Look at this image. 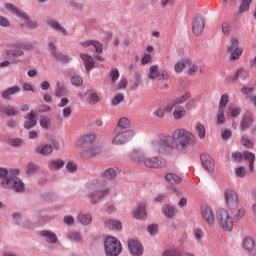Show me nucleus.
I'll list each match as a JSON object with an SVG mask.
<instances>
[{
    "mask_svg": "<svg viewBox=\"0 0 256 256\" xmlns=\"http://www.w3.org/2000/svg\"><path fill=\"white\" fill-rule=\"evenodd\" d=\"M202 213V219L207 222L208 225H214L215 224V214L213 213V210L211 207L204 205L201 208Z\"/></svg>",
    "mask_w": 256,
    "mask_h": 256,
    "instance_id": "nucleus-17",
    "label": "nucleus"
},
{
    "mask_svg": "<svg viewBox=\"0 0 256 256\" xmlns=\"http://www.w3.org/2000/svg\"><path fill=\"white\" fill-rule=\"evenodd\" d=\"M135 133L132 130L115 129L113 132L112 145H125L133 139Z\"/></svg>",
    "mask_w": 256,
    "mask_h": 256,
    "instance_id": "nucleus-7",
    "label": "nucleus"
},
{
    "mask_svg": "<svg viewBox=\"0 0 256 256\" xmlns=\"http://www.w3.org/2000/svg\"><path fill=\"white\" fill-rule=\"evenodd\" d=\"M129 127H131V122L127 118L123 117L118 121L115 129H119V131H129Z\"/></svg>",
    "mask_w": 256,
    "mask_h": 256,
    "instance_id": "nucleus-35",
    "label": "nucleus"
},
{
    "mask_svg": "<svg viewBox=\"0 0 256 256\" xmlns=\"http://www.w3.org/2000/svg\"><path fill=\"white\" fill-rule=\"evenodd\" d=\"M9 171L5 168H0V185L3 189H13L16 193L25 191V184L17 177H8Z\"/></svg>",
    "mask_w": 256,
    "mask_h": 256,
    "instance_id": "nucleus-4",
    "label": "nucleus"
},
{
    "mask_svg": "<svg viewBox=\"0 0 256 256\" xmlns=\"http://www.w3.org/2000/svg\"><path fill=\"white\" fill-rule=\"evenodd\" d=\"M71 83L74 87H81V85H83V78H81V76L74 75L71 77Z\"/></svg>",
    "mask_w": 256,
    "mask_h": 256,
    "instance_id": "nucleus-50",
    "label": "nucleus"
},
{
    "mask_svg": "<svg viewBox=\"0 0 256 256\" xmlns=\"http://www.w3.org/2000/svg\"><path fill=\"white\" fill-rule=\"evenodd\" d=\"M186 69H188V75L190 77H193L194 75H197V71H199V66L189 60V65L186 66Z\"/></svg>",
    "mask_w": 256,
    "mask_h": 256,
    "instance_id": "nucleus-39",
    "label": "nucleus"
},
{
    "mask_svg": "<svg viewBox=\"0 0 256 256\" xmlns=\"http://www.w3.org/2000/svg\"><path fill=\"white\" fill-rule=\"evenodd\" d=\"M216 219L224 231H233V217H231L229 211L219 209L216 213Z\"/></svg>",
    "mask_w": 256,
    "mask_h": 256,
    "instance_id": "nucleus-6",
    "label": "nucleus"
},
{
    "mask_svg": "<svg viewBox=\"0 0 256 256\" xmlns=\"http://www.w3.org/2000/svg\"><path fill=\"white\" fill-rule=\"evenodd\" d=\"M165 113H167V110H165V108H158L155 111V115L159 119H163L165 117Z\"/></svg>",
    "mask_w": 256,
    "mask_h": 256,
    "instance_id": "nucleus-61",
    "label": "nucleus"
},
{
    "mask_svg": "<svg viewBox=\"0 0 256 256\" xmlns=\"http://www.w3.org/2000/svg\"><path fill=\"white\" fill-rule=\"evenodd\" d=\"M130 157L134 163H139L149 169H160L161 167H165V161L160 160L158 157L147 158L141 150H133Z\"/></svg>",
    "mask_w": 256,
    "mask_h": 256,
    "instance_id": "nucleus-3",
    "label": "nucleus"
},
{
    "mask_svg": "<svg viewBox=\"0 0 256 256\" xmlns=\"http://www.w3.org/2000/svg\"><path fill=\"white\" fill-rule=\"evenodd\" d=\"M187 65H189V59L181 60L175 64L176 73H182L184 69H187Z\"/></svg>",
    "mask_w": 256,
    "mask_h": 256,
    "instance_id": "nucleus-38",
    "label": "nucleus"
},
{
    "mask_svg": "<svg viewBox=\"0 0 256 256\" xmlns=\"http://www.w3.org/2000/svg\"><path fill=\"white\" fill-rule=\"evenodd\" d=\"M225 121H226L225 110L218 108V112H217V123H218V125H223V123H225Z\"/></svg>",
    "mask_w": 256,
    "mask_h": 256,
    "instance_id": "nucleus-48",
    "label": "nucleus"
},
{
    "mask_svg": "<svg viewBox=\"0 0 256 256\" xmlns=\"http://www.w3.org/2000/svg\"><path fill=\"white\" fill-rule=\"evenodd\" d=\"M227 52L230 53L231 61H236V59H240L243 55V48L239 46V38L237 36L231 38Z\"/></svg>",
    "mask_w": 256,
    "mask_h": 256,
    "instance_id": "nucleus-10",
    "label": "nucleus"
},
{
    "mask_svg": "<svg viewBox=\"0 0 256 256\" xmlns=\"http://www.w3.org/2000/svg\"><path fill=\"white\" fill-rule=\"evenodd\" d=\"M37 171H39V166L35 165L34 163H28L26 167V174L31 177V175H35Z\"/></svg>",
    "mask_w": 256,
    "mask_h": 256,
    "instance_id": "nucleus-45",
    "label": "nucleus"
},
{
    "mask_svg": "<svg viewBox=\"0 0 256 256\" xmlns=\"http://www.w3.org/2000/svg\"><path fill=\"white\" fill-rule=\"evenodd\" d=\"M162 211L165 217H168V219H173V217H175V213H177V209L169 204H165L162 208Z\"/></svg>",
    "mask_w": 256,
    "mask_h": 256,
    "instance_id": "nucleus-34",
    "label": "nucleus"
},
{
    "mask_svg": "<svg viewBox=\"0 0 256 256\" xmlns=\"http://www.w3.org/2000/svg\"><path fill=\"white\" fill-rule=\"evenodd\" d=\"M196 131L198 133L199 139H205V126L201 123L196 125Z\"/></svg>",
    "mask_w": 256,
    "mask_h": 256,
    "instance_id": "nucleus-49",
    "label": "nucleus"
},
{
    "mask_svg": "<svg viewBox=\"0 0 256 256\" xmlns=\"http://www.w3.org/2000/svg\"><path fill=\"white\" fill-rule=\"evenodd\" d=\"M33 44L29 42H16L12 48L7 51L9 57H23L25 51H31Z\"/></svg>",
    "mask_w": 256,
    "mask_h": 256,
    "instance_id": "nucleus-9",
    "label": "nucleus"
},
{
    "mask_svg": "<svg viewBox=\"0 0 256 256\" xmlns=\"http://www.w3.org/2000/svg\"><path fill=\"white\" fill-rule=\"evenodd\" d=\"M17 93H21V87L19 86H12L7 88L6 90L1 92V97L3 99H11V95H17Z\"/></svg>",
    "mask_w": 256,
    "mask_h": 256,
    "instance_id": "nucleus-24",
    "label": "nucleus"
},
{
    "mask_svg": "<svg viewBox=\"0 0 256 256\" xmlns=\"http://www.w3.org/2000/svg\"><path fill=\"white\" fill-rule=\"evenodd\" d=\"M81 47H94L96 53H103V43L97 40H85L80 42Z\"/></svg>",
    "mask_w": 256,
    "mask_h": 256,
    "instance_id": "nucleus-23",
    "label": "nucleus"
},
{
    "mask_svg": "<svg viewBox=\"0 0 256 256\" xmlns=\"http://www.w3.org/2000/svg\"><path fill=\"white\" fill-rule=\"evenodd\" d=\"M117 172L113 168H108L102 173V179H115Z\"/></svg>",
    "mask_w": 256,
    "mask_h": 256,
    "instance_id": "nucleus-40",
    "label": "nucleus"
},
{
    "mask_svg": "<svg viewBox=\"0 0 256 256\" xmlns=\"http://www.w3.org/2000/svg\"><path fill=\"white\" fill-rule=\"evenodd\" d=\"M65 93H67V91L65 90V88L63 86H57L56 97H63V95H65Z\"/></svg>",
    "mask_w": 256,
    "mask_h": 256,
    "instance_id": "nucleus-63",
    "label": "nucleus"
},
{
    "mask_svg": "<svg viewBox=\"0 0 256 256\" xmlns=\"http://www.w3.org/2000/svg\"><path fill=\"white\" fill-rule=\"evenodd\" d=\"M95 141V134H87L82 137H80L77 140V147L80 149H85L86 147H91L93 145V142Z\"/></svg>",
    "mask_w": 256,
    "mask_h": 256,
    "instance_id": "nucleus-18",
    "label": "nucleus"
},
{
    "mask_svg": "<svg viewBox=\"0 0 256 256\" xmlns=\"http://www.w3.org/2000/svg\"><path fill=\"white\" fill-rule=\"evenodd\" d=\"M148 78L152 81H167L169 79V73L165 70H159V66L152 65L149 68Z\"/></svg>",
    "mask_w": 256,
    "mask_h": 256,
    "instance_id": "nucleus-12",
    "label": "nucleus"
},
{
    "mask_svg": "<svg viewBox=\"0 0 256 256\" xmlns=\"http://www.w3.org/2000/svg\"><path fill=\"white\" fill-rule=\"evenodd\" d=\"M49 49L52 51V55L54 58L57 59V61H61L62 63H69V56L57 53V51H55V45L53 44V42L49 43Z\"/></svg>",
    "mask_w": 256,
    "mask_h": 256,
    "instance_id": "nucleus-25",
    "label": "nucleus"
},
{
    "mask_svg": "<svg viewBox=\"0 0 256 256\" xmlns=\"http://www.w3.org/2000/svg\"><path fill=\"white\" fill-rule=\"evenodd\" d=\"M243 160L249 162V170L253 171V169L255 168V154L250 151H244Z\"/></svg>",
    "mask_w": 256,
    "mask_h": 256,
    "instance_id": "nucleus-33",
    "label": "nucleus"
},
{
    "mask_svg": "<svg viewBox=\"0 0 256 256\" xmlns=\"http://www.w3.org/2000/svg\"><path fill=\"white\" fill-rule=\"evenodd\" d=\"M232 158L234 159V161L241 163V161H243L244 158V153L242 154L241 152H235L232 154Z\"/></svg>",
    "mask_w": 256,
    "mask_h": 256,
    "instance_id": "nucleus-62",
    "label": "nucleus"
},
{
    "mask_svg": "<svg viewBox=\"0 0 256 256\" xmlns=\"http://www.w3.org/2000/svg\"><path fill=\"white\" fill-rule=\"evenodd\" d=\"M128 248L132 255L141 256L143 255V245L139 243V241L135 239H131L128 241Z\"/></svg>",
    "mask_w": 256,
    "mask_h": 256,
    "instance_id": "nucleus-19",
    "label": "nucleus"
},
{
    "mask_svg": "<svg viewBox=\"0 0 256 256\" xmlns=\"http://www.w3.org/2000/svg\"><path fill=\"white\" fill-rule=\"evenodd\" d=\"M80 57L86 67L87 71H91V69H93V67H95V60H93V58L85 53L80 54Z\"/></svg>",
    "mask_w": 256,
    "mask_h": 256,
    "instance_id": "nucleus-27",
    "label": "nucleus"
},
{
    "mask_svg": "<svg viewBox=\"0 0 256 256\" xmlns=\"http://www.w3.org/2000/svg\"><path fill=\"white\" fill-rule=\"evenodd\" d=\"M195 143H197V140L193 133L187 129L178 128L173 131L171 136L161 135L159 141H152L150 149L152 153H158V155H171L174 149L180 151V153H185L187 147H191Z\"/></svg>",
    "mask_w": 256,
    "mask_h": 256,
    "instance_id": "nucleus-1",
    "label": "nucleus"
},
{
    "mask_svg": "<svg viewBox=\"0 0 256 256\" xmlns=\"http://www.w3.org/2000/svg\"><path fill=\"white\" fill-rule=\"evenodd\" d=\"M253 125V116L251 114H247L244 116L240 123V127L242 131H247Z\"/></svg>",
    "mask_w": 256,
    "mask_h": 256,
    "instance_id": "nucleus-29",
    "label": "nucleus"
},
{
    "mask_svg": "<svg viewBox=\"0 0 256 256\" xmlns=\"http://www.w3.org/2000/svg\"><path fill=\"white\" fill-rule=\"evenodd\" d=\"M1 113H5V115H8V117H11L13 115H19V111L15 110V108H7L2 107L0 108Z\"/></svg>",
    "mask_w": 256,
    "mask_h": 256,
    "instance_id": "nucleus-47",
    "label": "nucleus"
},
{
    "mask_svg": "<svg viewBox=\"0 0 256 256\" xmlns=\"http://www.w3.org/2000/svg\"><path fill=\"white\" fill-rule=\"evenodd\" d=\"M148 233L152 236L157 235L159 233V226L157 224H152L148 227Z\"/></svg>",
    "mask_w": 256,
    "mask_h": 256,
    "instance_id": "nucleus-58",
    "label": "nucleus"
},
{
    "mask_svg": "<svg viewBox=\"0 0 256 256\" xmlns=\"http://www.w3.org/2000/svg\"><path fill=\"white\" fill-rule=\"evenodd\" d=\"M202 167L205 169V171H208V173H213L215 171V161L213 160V157L209 154H202L200 156Z\"/></svg>",
    "mask_w": 256,
    "mask_h": 256,
    "instance_id": "nucleus-16",
    "label": "nucleus"
},
{
    "mask_svg": "<svg viewBox=\"0 0 256 256\" xmlns=\"http://www.w3.org/2000/svg\"><path fill=\"white\" fill-rule=\"evenodd\" d=\"M228 113H230L231 117H239L241 115V108L239 107H229Z\"/></svg>",
    "mask_w": 256,
    "mask_h": 256,
    "instance_id": "nucleus-52",
    "label": "nucleus"
},
{
    "mask_svg": "<svg viewBox=\"0 0 256 256\" xmlns=\"http://www.w3.org/2000/svg\"><path fill=\"white\" fill-rule=\"evenodd\" d=\"M26 119H28V121H26L24 123L25 129H33V127H35V125H37V119L35 118V112L31 111V113L27 114Z\"/></svg>",
    "mask_w": 256,
    "mask_h": 256,
    "instance_id": "nucleus-30",
    "label": "nucleus"
},
{
    "mask_svg": "<svg viewBox=\"0 0 256 256\" xmlns=\"http://www.w3.org/2000/svg\"><path fill=\"white\" fill-rule=\"evenodd\" d=\"M145 202L139 203L133 211V216L135 219H146L147 218V210L145 209Z\"/></svg>",
    "mask_w": 256,
    "mask_h": 256,
    "instance_id": "nucleus-22",
    "label": "nucleus"
},
{
    "mask_svg": "<svg viewBox=\"0 0 256 256\" xmlns=\"http://www.w3.org/2000/svg\"><path fill=\"white\" fill-rule=\"evenodd\" d=\"M242 247L247 253L253 255V253L256 252L255 239L253 237L247 236L242 242Z\"/></svg>",
    "mask_w": 256,
    "mask_h": 256,
    "instance_id": "nucleus-20",
    "label": "nucleus"
},
{
    "mask_svg": "<svg viewBox=\"0 0 256 256\" xmlns=\"http://www.w3.org/2000/svg\"><path fill=\"white\" fill-rule=\"evenodd\" d=\"M73 114V109H71V107H65L62 110V117L64 119H69V117H71V115Z\"/></svg>",
    "mask_w": 256,
    "mask_h": 256,
    "instance_id": "nucleus-57",
    "label": "nucleus"
},
{
    "mask_svg": "<svg viewBox=\"0 0 256 256\" xmlns=\"http://www.w3.org/2000/svg\"><path fill=\"white\" fill-rule=\"evenodd\" d=\"M119 70L117 68H114L110 71V77L112 79V83H116L117 79H119Z\"/></svg>",
    "mask_w": 256,
    "mask_h": 256,
    "instance_id": "nucleus-56",
    "label": "nucleus"
},
{
    "mask_svg": "<svg viewBox=\"0 0 256 256\" xmlns=\"http://www.w3.org/2000/svg\"><path fill=\"white\" fill-rule=\"evenodd\" d=\"M124 97L122 94H117L113 100H112V104L113 105H119V103H121V101H123Z\"/></svg>",
    "mask_w": 256,
    "mask_h": 256,
    "instance_id": "nucleus-64",
    "label": "nucleus"
},
{
    "mask_svg": "<svg viewBox=\"0 0 256 256\" xmlns=\"http://www.w3.org/2000/svg\"><path fill=\"white\" fill-rule=\"evenodd\" d=\"M68 239L71 241H81V234L79 232H72L68 234Z\"/></svg>",
    "mask_w": 256,
    "mask_h": 256,
    "instance_id": "nucleus-59",
    "label": "nucleus"
},
{
    "mask_svg": "<svg viewBox=\"0 0 256 256\" xmlns=\"http://www.w3.org/2000/svg\"><path fill=\"white\" fill-rule=\"evenodd\" d=\"M105 227L115 231H121V229H123V224L119 220L110 219L105 222Z\"/></svg>",
    "mask_w": 256,
    "mask_h": 256,
    "instance_id": "nucleus-31",
    "label": "nucleus"
},
{
    "mask_svg": "<svg viewBox=\"0 0 256 256\" xmlns=\"http://www.w3.org/2000/svg\"><path fill=\"white\" fill-rule=\"evenodd\" d=\"M241 145H243V147H246V149H253V141H251L247 136L242 137Z\"/></svg>",
    "mask_w": 256,
    "mask_h": 256,
    "instance_id": "nucleus-51",
    "label": "nucleus"
},
{
    "mask_svg": "<svg viewBox=\"0 0 256 256\" xmlns=\"http://www.w3.org/2000/svg\"><path fill=\"white\" fill-rule=\"evenodd\" d=\"M164 179L166 181H168V183L174 184V185H179V183H181V181H183L181 179V177L177 176L174 173H168L165 175Z\"/></svg>",
    "mask_w": 256,
    "mask_h": 256,
    "instance_id": "nucleus-36",
    "label": "nucleus"
},
{
    "mask_svg": "<svg viewBox=\"0 0 256 256\" xmlns=\"http://www.w3.org/2000/svg\"><path fill=\"white\" fill-rule=\"evenodd\" d=\"M234 173L236 176L243 178L247 175V170L245 169V167L240 166L234 170Z\"/></svg>",
    "mask_w": 256,
    "mask_h": 256,
    "instance_id": "nucleus-53",
    "label": "nucleus"
},
{
    "mask_svg": "<svg viewBox=\"0 0 256 256\" xmlns=\"http://www.w3.org/2000/svg\"><path fill=\"white\" fill-rule=\"evenodd\" d=\"M48 167L51 171H59V169L65 167V161L61 159H52L48 162Z\"/></svg>",
    "mask_w": 256,
    "mask_h": 256,
    "instance_id": "nucleus-28",
    "label": "nucleus"
},
{
    "mask_svg": "<svg viewBox=\"0 0 256 256\" xmlns=\"http://www.w3.org/2000/svg\"><path fill=\"white\" fill-rule=\"evenodd\" d=\"M163 256H183L181 250H167L163 253Z\"/></svg>",
    "mask_w": 256,
    "mask_h": 256,
    "instance_id": "nucleus-54",
    "label": "nucleus"
},
{
    "mask_svg": "<svg viewBox=\"0 0 256 256\" xmlns=\"http://www.w3.org/2000/svg\"><path fill=\"white\" fill-rule=\"evenodd\" d=\"M235 79H242V81H245V79H249V72L245 69H238L235 74Z\"/></svg>",
    "mask_w": 256,
    "mask_h": 256,
    "instance_id": "nucleus-44",
    "label": "nucleus"
},
{
    "mask_svg": "<svg viewBox=\"0 0 256 256\" xmlns=\"http://www.w3.org/2000/svg\"><path fill=\"white\" fill-rule=\"evenodd\" d=\"M99 101H101V99H99V95L97 94V92H92L89 94L88 96L89 105H97Z\"/></svg>",
    "mask_w": 256,
    "mask_h": 256,
    "instance_id": "nucleus-46",
    "label": "nucleus"
},
{
    "mask_svg": "<svg viewBox=\"0 0 256 256\" xmlns=\"http://www.w3.org/2000/svg\"><path fill=\"white\" fill-rule=\"evenodd\" d=\"M100 153L101 148L92 144L91 146L83 148V151L80 153V157L82 159H93V157H96V155H99Z\"/></svg>",
    "mask_w": 256,
    "mask_h": 256,
    "instance_id": "nucleus-15",
    "label": "nucleus"
},
{
    "mask_svg": "<svg viewBox=\"0 0 256 256\" xmlns=\"http://www.w3.org/2000/svg\"><path fill=\"white\" fill-rule=\"evenodd\" d=\"M47 25H49V27L54 29V31H57L58 33H61L65 37H67V35H69V32H67V29H65V27H63L61 25V23H59V21H57L56 19H48L47 20Z\"/></svg>",
    "mask_w": 256,
    "mask_h": 256,
    "instance_id": "nucleus-21",
    "label": "nucleus"
},
{
    "mask_svg": "<svg viewBox=\"0 0 256 256\" xmlns=\"http://www.w3.org/2000/svg\"><path fill=\"white\" fill-rule=\"evenodd\" d=\"M5 8L8 11H10V13H13V15H16V17L25 19V21H26L25 25H26V27H28V29H37V27H39V24L36 21L29 20V16H27V14H25L24 12L19 10V8L17 6H15L14 4L6 3Z\"/></svg>",
    "mask_w": 256,
    "mask_h": 256,
    "instance_id": "nucleus-8",
    "label": "nucleus"
},
{
    "mask_svg": "<svg viewBox=\"0 0 256 256\" xmlns=\"http://www.w3.org/2000/svg\"><path fill=\"white\" fill-rule=\"evenodd\" d=\"M104 249L107 256H119L123 247L117 238L108 236L104 241Z\"/></svg>",
    "mask_w": 256,
    "mask_h": 256,
    "instance_id": "nucleus-5",
    "label": "nucleus"
},
{
    "mask_svg": "<svg viewBox=\"0 0 256 256\" xmlns=\"http://www.w3.org/2000/svg\"><path fill=\"white\" fill-rule=\"evenodd\" d=\"M166 113H171L173 111V117L176 119V121H179V119H183L185 115H187V111L185 110V107L181 106V104H177V102L170 101L165 106Z\"/></svg>",
    "mask_w": 256,
    "mask_h": 256,
    "instance_id": "nucleus-11",
    "label": "nucleus"
},
{
    "mask_svg": "<svg viewBox=\"0 0 256 256\" xmlns=\"http://www.w3.org/2000/svg\"><path fill=\"white\" fill-rule=\"evenodd\" d=\"M78 221L81 225H89L93 221L91 214H79Z\"/></svg>",
    "mask_w": 256,
    "mask_h": 256,
    "instance_id": "nucleus-37",
    "label": "nucleus"
},
{
    "mask_svg": "<svg viewBox=\"0 0 256 256\" xmlns=\"http://www.w3.org/2000/svg\"><path fill=\"white\" fill-rule=\"evenodd\" d=\"M205 30V18L202 15H196L192 22V31L196 37L203 35Z\"/></svg>",
    "mask_w": 256,
    "mask_h": 256,
    "instance_id": "nucleus-14",
    "label": "nucleus"
},
{
    "mask_svg": "<svg viewBox=\"0 0 256 256\" xmlns=\"http://www.w3.org/2000/svg\"><path fill=\"white\" fill-rule=\"evenodd\" d=\"M188 99H191V92L184 93L181 97L172 100V103L183 105V103H185V101H187Z\"/></svg>",
    "mask_w": 256,
    "mask_h": 256,
    "instance_id": "nucleus-41",
    "label": "nucleus"
},
{
    "mask_svg": "<svg viewBox=\"0 0 256 256\" xmlns=\"http://www.w3.org/2000/svg\"><path fill=\"white\" fill-rule=\"evenodd\" d=\"M224 197L229 209H237V207H239V197L237 196V192L227 189L224 192Z\"/></svg>",
    "mask_w": 256,
    "mask_h": 256,
    "instance_id": "nucleus-13",
    "label": "nucleus"
},
{
    "mask_svg": "<svg viewBox=\"0 0 256 256\" xmlns=\"http://www.w3.org/2000/svg\"><path fill=\"white\" fill-rule=\"evenodd\" d=\"M87 189L91 205H97L98 201H101L103 197H107L111 193V188L104 179L91 180L87 184Z\"/></svg>",
    "mask_w": 256,
    "mask_h": 256,
    "instance_id": "nucleus-2",
    "label": "nucleus"
},
{
    "mask_svg": "<svg viewBox=\"0 0 256 256\" xmlns=\"http://www.w3.org/2000/svg\"><path fill=\"white\" fill-rule=\"evenodd\" d=\"M252 1L253 0H242L241 5L238 10L239 15H241L242 13H245V11H249V7H250Z\"/></svg>",
    "mask_w": 256,
    "mask_h": 256,
    "instance_id": "nucleus-42",
    "label": "nucleus"
},
{
    "mask_svg": "<svg viewBox=\"0 0 256 256\" xmlns=\"http://www.w3.org/2000/svg\"><path fill=\"white\" fill-rule=\"evenodd\" d=\"M66 169L69 173H75V171H77V164H75V162H68L66 164Z\"/></svg>",
    "mask_w": 256,
    "mask_h": 256,
    "instance_id": "nucleus-60",
    "label": "nucleus"
},
{
    "mask_svg": "<svg viewBox=\"0 0 256 256\" xmlns=\"http://www.w3.org/2000/svg\"><path fill=\"white\" fill-rule=\"evenodd\" d=\"M243 217H245V209L240 208V209H238L237 213L234 214V221H241V219H243Z\"/></svg>",
    "mask_w": 256,
    "mask_h": 256,
    "instance_id": "nucleus-55",
    "label": "nucleus"
},
{
    "mask_svg": "<svg viewBox=\"0 0 256 256\" xmlns=\"http://www.w3.org/2000/svg\"><path fill=\"white\" fill-rule=\"evenodd\" d=\"M36 153L39 155H51L53 153V145L41 144L36 147Z\"/></svg>",
    "mask_w": 256,
    "mask_h": 256,
    "instance_id": "nucleus-26",
    "label": "nucleus"
},
{
    "mask_svg": "<svg viewBox=\"0 0 256 256\" xmlns=\"http://www.w3.org/2000/svg\"><path fill=\"white\" fill-rule=\"evenodd\" d=\"M229 103V94L225 93L221 96L218 109L226 110Z\"/></svg>",
    "mask_w": 256,
    "mask_h": 256,
    "instance_id": "nucleus-43",
    "label": "nucleus"
},
{
    "mask_svg": "<svg viewBox=\"0 0 256 256\" xmlns=\"http://www.w3.org/2000/svg\"><path fill=\"white\" fill-rule=\"evenodd\" d=\"M41 237H45L47 243H57V235L49 230H42Z\"/></svg>",
    "mask_w": 256,
    "mask_h": 256,
    "instance_id": "nucleus-32",
    "label": "nucleus"
}]
</instances>
